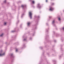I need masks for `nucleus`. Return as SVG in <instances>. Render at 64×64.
<instances>
[{
    "instance_id": "1",
    "label": "nucleus",
    "mask_w": 64,
    "mask_h": 64,
    "mask_svg": "<svg viewBox=\"0 0 64 64\" xmlns=\"http://www.w3.org/2000/svg\"><path fill=\"white\" fill-rule=\"evenodd\" d=\"M29 15L30 17V18L31 19L32 18V13L31 12H29Z\"/></svg>"
},
{
    "instance_id": "2",
    "label": "nucleus",
    "mask_w": 64,
    "mask_h": 64,
    "mask_svg": "<svg viewBox=\"0 0 64 64\" xmlns=\"http://www.w3.org/2000/svg\"><path fill=\"white\" fill-rule=\"evenodd\" d=\"M53 10V8L51 7L50 8V9H49V10L50 11H52Z\"/></svg>"
},
{
    "instance_id": "3",
    "label": "nucleus",
    "mask_w": 64,
    "mask_h": 64,
    "mask_svg": "<svg viewBox=\"0 0 64 64\" xmlns=\"http://www.w3.org/2000/svg\"><path fill=\"white\" fill-rule=\"evenodd\" d=\"M4 55V54H0V56H3V55Z\"/></svg>"
},
{
    "instance_id": "4",
    "label": "nucleus",
    "mask_w": 64,
    "mask_h": 64,
    "mask_svg": "<svg viewBox=\"0 0 64 64\" xmlns=\"http://www.w3.org/2000/svg\"><path fill=\"white\" fill-rule=\"evenodd\" d=\"M32 4H34V3H35V2H34V1H32Z\"/></svg>"
},
{
    "instance_id": "5",
    "label": "nucleus",
    "mask_w": 64,
    "mask_h": 64,
    "mask_svg": "<svg viewBox=\"0 0 64 64\" xmlns=\"http://www.w3.org/2000/svg\"><path fill=\"white\" fill-rule=\"evenodd\" d=\"M3 35V34H2L0 36V37H2Z\"/></svg>"
},
{
    "instance_id": "6",
    "label": "nucleus",
    "mask_w": 64,
    "mask_h": 64,
    "mask_svg": "<svg viewBox=\"0 0 64 64\" xmlns=\"http://www.w3.org/2000/svg\"><path fill=\"white\" fill-rule=\"evenodd\" d=\"M30 24V22H28V26Z\"/></svg>"
},
{
    "instance_id": "7",
    "label": "nucleus",
    "mask_w": 64,
    "mask_h": 64,
    "mask_svg": "<svg viewBox=\"0 0 64 64\" xmlns=\"http://www.w3.org/2000/svg\"><path fill=\"white\" fill-rule=\"evenodd\" d=\"M6 24H7V23L6 22H4V25H6Z\"/></svg>"
},
{
    "instance_id": "8",
    "label": "nucleus",
    "mask_w": 64,
    "mask_h": 64,
    "mask_svg": "<svg viewBox=\"0 0 64 64\" xmlns=\"http://www.w3.org/2000/svg\"><path fill=\"white\" fill-rule=\"evenodd\" d=\"M58 19L59 20H61V19H60V18H58Z\"/></svg>"
},
{
    "instance_id": "9",
    "label": "nucleus",
    "mask_w": 64,
    "mask_h": 64,
    "mask_svg": "<svg viewBox=\"0 0 64 64\" xmlns=\"http://www.w3.org/2000/svg\"><path fill=\"white\" fill-rule=\"evenodd\" d=\"M54 20H53V22H52V23H54Z\"/></svg>"
},
{
    "instance_id": "10",
    "label": "nucleus",
    "mask_w": 64,
    "mask_h": 64,
    "mask_svg": "<svg viewBox=\"0 0 64 64\" xmlns=\"http://www.w3.org/2000/svg\"><path fill=\"white\" fill-rule=\"evenodd\" d=\"M16 52H17V51H18V50L16 49Z\"/></svg>"
},
{
    "instance_id": "11",
    "label": "nucleus",
    "mask_w": 64,
    "mask_h": 64,
    "mask_svg": "<svg viewBox=\"0 0 64 64\" xmlns=\"http://www.w3.org/2000/svg\"><path fill=\"white\" fill-rule=\"evenodd\" d=\"M22 7H24V6H23V5H22Z\"/></svg>"
},
{
    "instance_id": "12",
    "label": "nucleus",
    "mask_w": 64,
    "mask_h": 64,
    "mask_svg": "<svg viewBox=\"0 0 64 64\" xmlns=\"http://www.w3.org/2000/svg\"><path fill=\"white\" fill-rule=\"evenodd\" d=\"M47 1H48V0H46V2H47Z\"/></svg>"
},
{
    "instance_id": "13",
    "label": "nucleus",
    "mask_w": 64,
    "mask_h": 64,
    "mask_svg": "<svg viewBox=\"0 0 64 64\" xmlns=\"http://www.w3.org/2000/svg\"><path fill=\"white\" fill-rule=\"evenodd\" d=\"M24 41H25V40H25V39H24Z\"/></svg>"
},
{
    "instance_id": "14",
    "label": "nucleus",
    "mask_w": 64,
    "mask_h": 64,
    "mask_svg": "<svg viewBox=\"0 0 64 64\" xmlns=\"http://www.w3.org/2000/svg\"><path fill=\"white\" fill-rule=\"evenodd\" d=\"M53 4H54V3H53Z\"/></svg>"
},
{
    "instance_id": "15",
    "label": "nucleus",
    "mask_w": 64,
    "mask_h": 64,
    "mask_svg": "<svg viewBox=\"0 0 64 64\" xmlns=\"http://www.w3.org/2000/svg\"><path fill=\"white\" fill-rule=\"evenodd\" d=\"M38 5H40V4H38Z\"/></svg>"
},
{
    "instance_id": "16",
    "label": "nucleus",
    "mask_w": 64,
    "mask_h": 64,
    "mask_svg": "<svg viewBox=\"0 0 64 64\" xmlns=\"http://www.w3.org/2000/svg\"><path fill=\"white\" fill-rule=\"evenodd\" d=\"M52 5H53V4H52Z\"/></svg>"
}]
</instances>
